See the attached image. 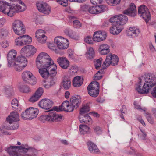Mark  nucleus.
Wrapping results in <instances>:
<instances>
[{"label": "nucleus", "instance_id": "nucleus-30", "mask_svg": "<svg viewBox=\"0 0 156 156\" xmlns=\"http://www.w3.org/2000/svg\"><path fill=\"white\" fill-rule=\"evenodd\" d=\"M90 128L87 126L84 125H80L79 126V130L80 133L84 134L90 133Z\"/></svg>", "mask_w": 156, "mask_h": 156}, {"label": "nucleus", "instance_id": "nucleus-24", "mask_svg": "<svg viewBox=\"0 0 156 156\" xmlns=\"http://www.w3.org/2000/svg\"><path fill=\"white\" fill-rule=\"evenodd\" d=\"M88 149L90 152L92 153H98L99 150L97 146L91 141H88L87 143Z\"/></svg>", "mask_w": 156, "mask_h": 156}, {"label": "nucleus", "instance_id": "nucleus-2", "mask_svg": "<svg viewBox=\"0 0 156 156\" xmlns=\"http://www.w3.org/2000/svg\"><path fill=\"white\" fill-rule=\"evenodd\" d=\"M156 85V77L154 75L148 74L142 76L139 79L136 90L140 94H148L152 87Z\"/></svg>", "mask_w": 156, "mask_h": 156}, {"label": "nucleus", "instance_id": "nucleus-43", "mask_svg": "<svg viewBox=\"0 0 156 156\" xmlns=\"http://www.w3.org/2000/svg\"><path fill=\"white\" fill-rule=\"evenodd\" d=\"M45 31L42 29H39L37 30L35 33V37L36 38H40L41 37L42 35H45L44 34L45 33Z\"/></svg>", "mask_w": 156, "mask_h": 156}, {"label": "nucleus", "instance_id": "nucleus-46", "mask_svg": "<svg viewBox=\"0 0 156 156\" xmlns=\"http://www.w3.org/2000/svg\"><path fill=\"white\" fill-rule=\"evenodd\" d=\"M42 36L37 38V41L40 43L43 44L46 42L47 39V37L45 35H42Z\"/></svg>", "mask_w": 156, "mask_h": 156}, {"label": "nucleus", "instance_id": "nucleus-4", "mask_svg": "<svg viewBox=\"0 0 156 156\" xmlns=\"http://www.w3.org/2000/svg\"><path fill=\"white\" fill-rule=\"evenodd\" d=\"M36 63L38 68L41 67L48 68L49 76H55L57 74L56 69L57 67L47 53L42 52L39 54L36 58Z\"/></svg>", "mask_w": 156, "mask_h": 156}, {"label": "nucleus", "instance_id": "nucleus-23", "mask_svg": "<svg viewBox=\"0 0 156 156\" xmlns=\"http://www.w3.org/2000/svg\"><path fill=\"white\" fill-rule=\"evenodd\" d=\"M79 119L80 122L82 123L90 124L92 121L90 116L87 114L80 115Z\"/></svg>", "mask_w": 156, "mask_h": 156}, {"label": "nucleus", "instance_id": "nucleus-62", "mask_svg": "<svg viewBox=\"0 0 156 156\" xmlns=\"http://www.w3.org/2000/svg\"><path fill=\"white\" fill-rule=\"evenodd\" d=\"M151 94L154 98H156V87H155L153 89L151 92Z\"/></svg>", "mask_w": 156, "mask_h": 156}, {"label": "nucleus", "instance_id": "nucleus-47", "mask_svg": "<svg viewBox=\"0 0 156 156\" xmlns=\"http://www.w3.org/2000/svg\"><path fill=\"white\" fill-rule=\"evenodd\" d=\"M43 92L44 90L43 88L41 87H39L37 89L35 94L39 98H40L42 95Z\"/></svg>", "mask_w": 156, "mask_h": 156}, {"label": "nucleus", "instance_id": "nucleus-28", "mask_svg": "<svg viewBox=\"0 0 156 156\" xmlns=\"http://www.w3.org/2000/svg\"><path fill=\"white\" fill-rule=\"evenodd\" d=\"M38 69L39 73L43 78H46L49 76L48 69L46 67H41Z\"/></svg>", "mask_w": 156, "mask_h": 156}, {"label": "nucleus", "instance_id": "nucleus-18", "mask_svg": "<svg viewBox=\"0 0 156 156\" xmlns=\"http://www.w3.org/2000/svg\"><path fill=\"white\" fill-rule=\"evenodd\" d=\"M53 102L51 100L44 99H42L39 103V106L42 108L48 109L52 106Z\"/></svg>", "mask_w": 156, "mask_h": 156}, {"label": "nucleus", "instance_id": "nucleus-15", "mask_svg": "<svg viewBox=\"0 0 156 156\" xmlns=\"http://www.w3.org/2000/svg\"><path fill=\"white\" fill-rule=\"evenodd\" d=\"M37 8L40 12L44 14L48 15L51 12V9L49 5L46 2L37 3Z\"/></svg>", "mask_w": 156, "mask_h": 156}, {"label": "nucleus", "instance_id": "nucleus-38", "mask_svg": "<svg viewBox=\"0 0 156 156\" xmlns=\"http://www.w3.org/2000/svg\"><path fill=\"white\" fill-rule=\"evenodd\" d=\"M121 0H106L107 3L112 6H115L119 4Z\"/></svg>", "mask_w": 156, "mask_h": 156}, {"label": "nucleus", "instance_id": "nucleus-19", "mask_svg": "<svg viewBox=\"0 0 156 156\" xmlns=\"http://www.w3.org/2000/svg\"><path fill=\"white\" fill-rule=\"evenodd\" d=\"M48 115L50 122L60 121L62 118L61 115L57 114L55 111L50 112Z\"/></svg>", "mask_w": 156, "mask_h": 156}, {"label": "nucleus", "instance_id": "nucleus-20", "mask_svg": "<svg viewBox=\"0 0 156 156\" xmlns=\"http://www.w3.org/2000/svg\"><path fill=\"white\" fill-rule=\"evenodd\" d=\"M57 61L59 66L63 69H67L69 66V61L65 57L58 58Z\"/></svg>", "mask_w": 156, "mask_h": 156}, {"label": "nucleus", "instance_id": "nucleus-13", "mask_svg": "<svg viewBox=\"0 0 156 156\" xmlns=\"http://www.w3.org/2000/svg\"><path fill=\"white\" fill-rule=\"evenodd\" d=\"M138 13L146 23L151 19V15L147 7L144 5H141L138 7Z\"/></svg>", "mask_w": 156, "mask_h": 156}, {"label": "nucleus", "instance_id": "nucleus-58", "mask_svg": "<svg viewBox=\"0 0 156 156\" xmlns=\"http://www.w3.org/2000/svg\"><path fill=\"white\" fill-rule=\"evenodd\" d=\"M134 105L135 106V108L138 110H142L144 111L146 110V108H141L140 106L137 104L136 102L135 101L134 102Z\"/></svg>", "mask_w": 156, "mask_h": 156}, {"label": "nucleus", "instance_id": "nucleus-63", "mask_svg": "<svg viewBox=\"0 0 156 156\" xmlns=\"http://www.w3.org/2000/svg\"><path fill=\"white\" fill-rule=\"evenodd\" d=\"M110 47L107 44H103L100 45L99 49H109Z\"/></svg>", "mask_w": 156, "mask_h": 156}, {"label": "nucleus", "instance_id": "nucleus-48", "mask_svg": "<svg viewBox=\"0 0 156 156\" xmlns=\"http://www.w3.org/2000/svg\"><path fill=\"white\" fill-rule=\"evenodd\" d=\"M57 2L64 7L68 5V0H56Z\"/></svg>", "mask_w": 156, "mask_h": 156}, {"label": "nucleus", "instance_id": "nucleus-31", "mask_svg": "<svg viewBox=\"0 0 156 156\" xmlns=\"http://www.w3.org/2000/svg\"><path fill=\"white\" fill-rule=\"evenodd\" d=\"M62 86L63 88L66 90L69 88L71 86V82L69 78H65L62 82Z\"/></svg>", "mask_w": 156, "mask_h": 156}, {"label": "nucleus", "instance_id": "nucleus-10", "mask_svg": "<svg viewBox=\"0 0 156 156\" xmlns=\"http://www.w3.org/2000/svg\"><path fill=\"white\" fill-rule=\"evenodd\" d=\"M12 29L14 33L18 35L24 34L25 29L22 22L19 20H16L12 23Z\"/></svg>", "mask_w": 156, "mask_h": 156}, {"label": "nucleus", "instance_id": "nucleus-27", "mask_svg": "<svg viewBox=\"0 0 156 156\" xmlns=\"http://www.w3.org/2000/svg\"><path fill=\"white\" fill-rule=\"evenodd\" d=\"M83 82V80L79 76H77L75 77L73 80V85L76 87L80 86Z\"/></svg>", "mask_w": 156, "mask_h": 156}, {"label": "nucleus", "instance_id": "nucleus-54", "mask_svg": "<svg viewBox=\"0 0 156 156\" xmlns=\"http://www.w3.org/2000/svg\"><path fill=\"white\" fill-rule=\"evenodd\" d=\"M0 45L2 48H7L9 44L7 41H2L0 43Z\"/></svg>", "mask_w": 156, "mask_h": 156}, {"label": "nucleus", "instance_id": "nucleus-9", "mask_svg": "<svg viewBox=\"0 0 156 156\" xmlns=\"http://www.w3.org/2000/svg\"><path fill=\"white\" fill-rule=\"evenodd\" d=\"M99 84L96 81L91 82L87 87L88 93L91 96L97 97L99 93Z\"/></svg>", "mask_w": 156, "mask_h": 156}, {"label": "nucleus", "instance_id": "nucleus-29", "mask_svg": "<svg viewBox=\"0 0 156 156\" xmlns=\"http://www.w3.org/2000/svg\"><path fill=\"white\" fill-rule=\"evenodd\" d=\"M140 33L139 29L134 27H129L128 31L129 36H132L134 37L137 36Z\"/></svg>", "mask_w": 156, "mask_h": 156}, {"label": "nucleus", "instance_id": "nucleus-53", "mask_svg": "<svg viewBox=\"0 0 156 156\" xmlns=\"http://www.w3.org/2000/svg\"><path fill=\"white\" fill-rule=\"evenodd\" d=\"M39 98L34 94V95L30 98L29 101L30 102H34L37 101Z\"/></svg>", "mask_w": 156, "mask_h": 156}, {"label": "nucleus", "instance_id": "nucleus-57", "mask_svg": "<svg viewBox=\"0 0 156 156\" xmlns=\"http://www.w3.org/2000/svg\"><path fill=\"white\" fill-rule=\"evenodd\" d=\"M68 53L69 58L72 59H73L74 58L75 54L73 52V51L72 49H68Z\"/></svg>", "mask_w": 156, "mask_h": 156}, {"label": "nucleus", "instance_id": "nucleus-45", "mask_svg": "<svg viewBox=\"0 0 156 156\" xmlns=\"http://www.w3.org/2000/svg\"><path fill=\"white\" fill-rule=\"evenodd\" d=\"M39 120L41 122L44 123L46 122H49L48 115H43L40 117Z\"/></svg>", "mask_w": 156, "mask_h": 156}, {"label": "nucleus", "instance_id": "nucleus-40", "mask_svg": "<svg viewBox=\"0 0 156 156\" xmlns=\"http://www.w3.org/2000/svg\"><path fill=\"white\" fill-rule=\"evenodd\" d=\"M93 129L94 133L97 135L101 134L102 133V130L101 128L98 126H94Z\"/></svg>", "mask_w": 156, "mask_h": 156}, {"label": "nucleus", "instance_id": "nucleus-1", "mask_svg": "<svg viewBox=\"0 0 156 156\" xmlns=\"http://www.w3.org/2000/svg\"><path fill=\"white\" fill-rule=\"evenodd\" d=\"M18 146H10L5 148V150L10 156H37V150L27 144L17 142Z\"/></svg>", "mask_w": 156, "mask_h": 156}, {"label": "nucleus", "instance_id": "nucleus-61", "mask_svg": "<svg viewBox=\"0 0 156 156\" xmlns=\"http://www.w3.org/2000/svg\"><path fill=\"white\" fill-rule=\"evenodd\" d=\"M103 0H90L91 2L94 5L100 4L101 3Z\"/></svg>", "mask_w": 156, "mask_h": 156}, {"label": "nucleus", "instance_id": "nucleus-59", "mask_svg": "<svg viewBox=\"0 0 156 156\" xmlns=\"http://www.w3.org/2000/svg\"><path fill=\"white\" fill-rule=\"evenodd\" d=\"M6 22V20L4 18H0V28L3 26Z\"/></svg>", "mask_w": 156, "mask_h": 156}, {"label": "nucleus", "instance_id": "nucleus-22", "mask_svg": "<svg viewBox=\"0 0 156 156\" xmlns=\"http://www.w3.org/2000/svg\"><path fill=\"white\" fill-rule=\"evenodd\" d=\"M7 121L9 123L20 121V115L16 112H13L10 113L7 118Z\"/></svg>", "mask_w": 156, "mask_h": 156}, {"label": "nucleus", "instance_id": "nucleus-55", "mask_svg": "<svg viewBox=\"0 0 156 156\" xmlns=\"http://www.w3.org/2000/svg\"><path fill=\"white\" fill-rule=\"evenodd\" d=\"M90 6L87 5H84L81 7V10L84 12H87L89 10Z\"/></svg>", "mask_w": 156, "mask_h": 156}, {"label": "nucleus", "instance_id": "nucleus-49", "mask_svg": "<svg viewBox=\"0 0 156 156\" xmlns=\"http://www.w3.org/2000/svg\"><path fill=\"white\" fill-rule=\"evenodd\" d=\"M73 23L74 27L76 28H79L81 26V23L78 20H74L73 21Z\"/></svg>", "mask_w": 156, "mask_h": 156}, {"label": "nucleus", "instance_id": "nucleus-8", "mask_svg": "<svg viewBox=\"0 0 156 156\" xmlns=\"http://www.w3.org/2000/svg\"><path fill=\"white\" fill-rule=\"evenodd\" d=\"M38 112L39 111L37 108L30 107L22 113L21 117L24 119L31 120L37 117Z\"/></svg>", "mask_w": 156, "mask_h": 156}, {"label": "nucleus", "instance_id": "nucleus-5", "mask_svg": "<svg viewBox=\"0 0 156 156\" xmlns=\"http://www.w3.org/2000/svg\"><path fill=\"white\" fill-rule=\"evenodd\" d=\"M20 5L13 4L11 5L5 0L0 1V12L11 17L13 16L16 12L24 11L26 6L20 0H18Z\"/></svg>", "mask_w": 156, "mask_h": 156}, {"label": "nucleus", "instance_id": "nucleus-25", "mask_svg": "<svg viewBox=\"0 0 156 156\" xmlns=\"http://www.w3.org/2000/svg\"><path fill=\"white\" fill-rule=\"evenodd\" d=\"M81 98L79 96H73L70 98L71 104L74 107L75 109H76L79 106L81 101Z\"/></svg>", "mask_w": 156, "mask_h": 156}, {"label": "nucleus", "instance_id": "nucleus-11", "mask_svg": "<svg viewBox=\"0 0 156 156\" xmlns=\"http://www.w3.org/2000/svg\"><path fill=\"white\" fill-rule=\"evenodd\" d=\"M54 43L58 49H67L69 45L68 40L61 36H58L54 39Z\"/></svg>", "mask_w": 156, "mask_h": 156}, {"label": "nucleus", "instance_id": "nucleus-39", "mask_svg": "<svg viewBox=\"0 0 156 156\" xmlns=\"http://www.w3.org/2000/svg\"><path fill=\"white\" fill-rule=\"evenodd\" d=\"M145 116L146 118L150 124H152L154 123V118L152 117L151 114L146 112L145 113Z\"/></svg>", "mask_w": 156, "mask_h": 156}, {"label": "nucleus", "instance_id": "nucleus-6", "mask_svg": "<svg viewBox=\"0 0 156 156\" xmlns=\"http://www.w3.org/2000/svg\"><path fill=\"white\" fill-rule=\"evenodd\" d=\"M128 20L127 17L124 15H115L109 19V21L112 23V26L109 29L110 33L113 35L119 34L123 29V25Z\"/></svg>", "mask_w": 156, "mask_h": 156}, {"label": "nucleus", "instance_id": "nucleus-32", "mask_svg": "<svg viewBox=\"0 0 156 156\" xmlns=\"http://www.w3.org/2000/svg\"><path fill=\"white\" fill-rule=\"evenodd\" d=\"M22 39V41L24 45L29 44L32 41V38L28 35H24L20 36Z\"/></svg>", "mask_w": 156, "mask_h": 156}, {"label": "nucleus", "instance_id": "nucleus-3", "mask_svg": "<svg viewBox=\"0 0 156 156\" xmlns=\"http://www.w3.org/2000/svg\"><path fill=\"white\" fill-rule=\"evenodd\" d=\"M16 55L17 52L14 49L9 52L7 55L8 66L13 67L16 71L20 72L27 66V61L23 56H18L16 58Z\"/></svg>", "mask_w": 156, "mask_h": 156}, {"label": "nucleus", "instance_id": "nucleus-64", "mask_svg": "<svg viewBox=\"0 0 156 156\" xmlns=\"http://www.w3.org/2000/svg\"><path fill=\"white\" fill-rule=\"evenodd\" d=\"M44 86L45 88L48 89L52 87V86L47 81L45 84L44 85Z\"/></svg>", "mask_w": 156, "mask_h": 156}, {"label": "nucleus", "instance_id": "nucleus-7", "mask_svg": "<svg viewBox=\"0 0 156 156\" xmlns=\"http://www.w3.org/2000/svg\"><path fill=\"white\" fill-rule=\"evenodd\" d=\"M99 52L102 55H107L106 59L103 64V68L108 67L110 65L112 66H116L118 64L119 58L115 54L110 53V49H99Z\"/></svg>", "mask_w": 156, "mask_h": 156}, {"label": "nucleus", "instance_id": "nucleus-44", "mask_svg": "<svg viewBox=\"0 0 156 156\" xmlns=\"http://www.w3.org/2000/svg\"><path fill=\"white\" fill-rule=\"evenodd\" d=\"M15 43L16 45L19 46L24 45L20 36L15 39Z\"/></svg>", "mask_w": 156, "mask_h": 156}, {"label": "nucleus", "instance_id": "nucleus-34", "mask_svg": "<svg viewBox=\"0 0 156 156\" xmlns=\"http://www.w3.org/2000/svg\"><path fill=\"white\" fill-rule=\"evenodd\" d=\"M86 57L88 59H91L94 58L95 52L94 49H88L86 53Z\"/></svg>", "mask_w": 156, "mask_h": 156}, {"label": "nucleus", "instance_id": "nucleus-33", "mask_svg": "<svg viewBox=\"0 0 156 156\" xmlns=\"http://www.w3.org/2000/svg\"><path fill=\"white\" fill-rule=\"evenodd\" d=\"M19 90L23 93H28L30 91V88L27 86L25 85H22L19 87Z\"/></svg>", "mask_w": 156, "mask_h": 156}, {"label": "nucleus", "instance_id": "nucleus-41", "mask_svg": "<svg viewBox=\"0 0 156 156\" xmlns=\"http://www.w3.org/2000/svg\"><path fill=\"white\" fill-rule=\"evenodd\" d=\"M8 33V30L5 28H2L0 30V36L1 37L7 36Z\"/></svg>", "mask_w": 156, "mask_h": 156}, {"label": "nucleus", "instance_id": "nucleus-52", "mask_svg": "<svg viewBox=\"0 0 156 156\" xmlns=\"http://www.w3.org/2000/svg\"><path fill=\"white\" fill-rule=\"evenodd\" d=\"M11 105L12 108H16L18 106V101L16 99H14L12 100L11 102Z\"/></svg>", "mask_w": 156, "mask_h": 156}, {"label": "nucleus", "instance_id": "nucleus-42", "mask_svg": "<svg viewBox=\"0 0 156 156\" xmlns=\"http://www.w3.org/2000/svg\"><path fill=\"white\" fill-rule=\"evenodd\" d=\"M47 81L53 86L56 82V76H48Z\"/></svg>", "mask_w": 156, "mask_h": 156}, {"label": "nucleus", "instance_id": "nucleus-35", "mask_svg": "<svg viewBox=\"0 0 156 156\" xmlns=\"http://www.w3.org/2000/svg\"><path fill=\"white\" fill-rule=\"evenodd\" d=\"M89 111V107L87 104L84 105L80 110V115L86 114Z\"/></svg>", "mask_w": 156, "mask_h": 156}, {"label": "nucleus", "instance_id": "nucleus-16", "mask_svg": "<svg viewBox=\"0 0 156 156\" xmlns=\"http://www.w3.org/2000/svg\"><path fill=\"white\" fill-rule=\"evenodd\" d=\"M107 36V33L105 31H97L93 34V39L95 42H100L105 40Z\"/></svg>", "mask_w": 156, "mask_h": 156}, {"label": "nucleus", "instance_id": "nucleus-51", "mask_svg": "<svg viewBox=\"0 0 156 156\" xmlns=\"http://www.w3.org/2000/svg\"><path fill=\"white\" fill-rule=\"evenodd\" d=\"M64 33L66 35L69 36L71 34H75V32H73L71 30L68 28L65 29L64 31Z\"/></svg>", "mask_w": 156, "mask_h": 156}, {"label": "nucleus", "instance_id": "nucleus-17", "mask_svg": "<svg viewBox=\"0 0 156 156\" xmlns=\"http://www.w3.org/2000/svg\"><path fill=\"white\" fill-rule=\"evenodd\" d=\"M106 6L105 5L92 6L89 7L88 12L92 14H98L105 11Z\"/></svg>", "mask_w": 156, "mask_h": 156}, {"label": "nucleus", "instance_id": "nucleus-60", "mask_svg": "<svg viewBox=\"0 0 156 156\" xmlns=\"http://www.w3.org/2000/svg\"><path fill=\"white\" fill-rule=\"evenodd\" d=\"M19 127V125L18 123H14L13 125L10 127V129L12 130L17 129Z\"/></svg>", "mask_w": 156, "mask_h": 156}, {"label": "nucleus", "instance_id": "nucleus-37", "mask_svg": "<svg viewBox=\"0 0 156 156\" xmlns=\"http://www.w3.org/2000/svg\"><path fill=\"white\" fill-rule=\"evenodd\" d=\"M102 60L103 59L102 58H100L98 59L94 60V64L95 68L97 69H99L100 67Z\"/></svg>", "mask_w": 156, "mask_h": 156}, {"label": "nucleus", "instance_id": "nucleus-21", "mask_svg": "<svg viewBox=\"0 0 156 156\" xmlns=\"http://www.w3.org/2000/svg\"><path fill=\"white\" fill-rule=\"evenodd\" d=\"M124 14L132 17L135 16L136 14V6L135 4L134 3H131L129 8L124 11Z\"/></svg>", "mask_w": 156, "mask_h": 156}, {"label": "nucleus", "instance_id": "nucleus-12", "mask_svg": "<svg viewBox=\"0 0 156 156\" xmlns=\"http://www.w3.org/2000/svg\"><path fill=\"white\" fill-rule=\"evenodd\" d=\"M55 111L59 112L64 111L68 112H72L75 109L73 105L69 103L68 101H65L62 104L61 106L59 107L55 106L53 108Z\"/></svg>", "mask_w": 156, "mask_h": 156}, {"label": "nucleus", "instance_id": "nucleus-14", "mask_svg": "<svg viewBox=\"0 0 156 156\" xmlns=\"http://www.w3.org/2000/svg\"><path fill=\"white\" fill-rule=\"evenodd\" d=\"M22 79L24 81L31 85L34 84L36 83V78L32 73L29 71H26L22 74Z\"/></svg>", "mask_w": 156, "mask_h": 156}, {"label": "nucleus", "instance_id": "nucleus-50", "mask_svg": "<svg viewBox=\"0 0 156 156\" xmlns=\"http://www.w3.org/2000/svg\"><path fill=\"white\" fill-rule=\"evenodd\" d=\"M84 41L88 44H92L93 42L92 37L89 36H87L85 38Z\"/></svg>", "mask_w": 156, "mask_h": 156}, {"label": "nucleus", "instance_id": "nucleus-26", "mask_svg": "<svg viewBox=\"0 0 156 156\" xmlns=\"http://www.w3.org/2000/svg\"><path fill=\"white\" fill-rule=\"evenodd\" d=\"M36 52V49H21L20 53L22 55L27 57L33 56Z\"/></svg>", "mask_w": 156, "mask_h": 156}, {"label": "nucleus", "instance_id": "nucleus-56", "mask_svg": "<svg viewBox=\"0 0 156 156\" xmlns=\"http://www.w3.org/2000/svg\"><path fill=\"white\" fill-rule=\"evenodd\" d=\"M100 71H98L94 76V80H98L100 79L102 77V76L100 75Z\"/></svg>", "mask_w": 156, "mask_h": 156}, {"label": "nucleus", "instance_id": "nucleus-36", "mask_svg": "<svg viewBox=\"0 0 156 156\" xmlns=\"http://www.w3.org/2000/svg\"><path fill=\"white\" fill-rule=\"evenodd\" d=\"M70 74L73 76L76 75V72L78 70L77 67L75 65H73L70 68Z\"/></svg>", "mask_w": 156, "mask_h": 156}]
</instances>
